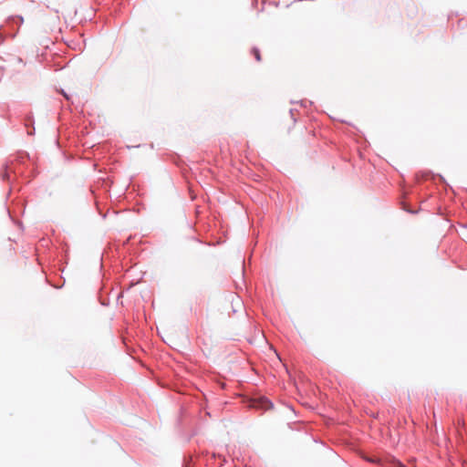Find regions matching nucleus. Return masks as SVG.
I'll use <instances>...</instances> for the list:
<instances>
[{
    "label": "nucleus",
    "mask_w": 467,
    "mask_h": 467,
    "mask_svg": "<svg viewBox=\"0 0 467 467\" xmlns=\"http://www.w3.org/2000/svg\"><path fill=\"white\" fill-rule=\"evenodd\" d=\"M252 407L261 410H268L273 407V403L265 397H260L256 400H252Z\"/></svg>",
    "instance_id": "obj_1"
},
{
    "label": "nucleus",
    "mask_w": 467,
    "mask_h": 467,
    "mask_svg": "<svg viewBox=\"0 0 467 467\" xmlns=\"http://www.w3.org/2000/svg\"><path fill=\"white\" fill-rule=\"evenodd\" d=\"M8 22L11 24H16L20 26L24 23V18L21 16H14L8 18Z\"/></svg>",
    "instance_id": "obj_2"
},
{
    "label": "nucleus",
    "mask_w": 467,
    "mask_h": 467,
    "mask_svg": "<svg viewBox=\"0 0 467 467\" xmlns=\"http://www.w3.org/2000/svg\"><path fill=\"white\" fill-rule=\"evenodd\" d=\"M252 54L254 56V58L257 60V61H260L261 60V55H260V51L257 47H253L252 49Z\"/></svg>",
    "instance_id": "obj_3"
},
{
    "label": "nucleus",
    "mask_w": 467,
    "mask_h": 467,
    "mask_svg": "<svg viewBox=\"0 0 467 467\" xmlns=\"http://www.w3.org/2000/svg\"><path fill=\"white\" fill-rule=\"evenodd\" d=\"M296 109H291L289 110V113H290L291 118L293 119L294 122H296Z\"/></svg>",
    "instance_id": "obj_4"
},
{
    "label": "nucleus",
    "mask_w": 467,
    "mask_h": 467,
    "mask_svg": "<svg viewBox=\"0 0 467 467\" xmlns=\"http://www.w3.org/2000/svg\"><path fill=\"white\" fill-rule=\"evenodd\" d=\"M6 169H7V167H5V172L3 173V179H4V180H5V179H7V178H8V174H7Z\"/></svg>",
    "instance_id": "obj_5"
},
{
    "label": "nucleus",
    "mask_w": 467,
    "mask_h": 467,
    "mask_svg": "<svg viewBox=\"0 0 467 467\" xmlns=\"http://www.w3.org/2000/svg\"><path fill=\"white\" fill-rule=\"evenodd\" d=\"M62 92H63L64 97H65L67 99H69L68 96H67L64 91H62Z\"/></svg>",
    "instance_id": "obj_6"
},
{
    "label": "nucleus",
    "mask_w": 467,
    "mask_h": 467,
    "mask_svg": "<svg viewBox=\"0 0 467 467\" xmlns=\"http://www.w3.org/2000/svg\"><path fill=\"white\" fill-rule=\"evenodd\" d=\"M301 105L306 107V104L304 103V101H301Z\"/></svg>",
    "instance_id": "obj_7"
}]
</instances>
